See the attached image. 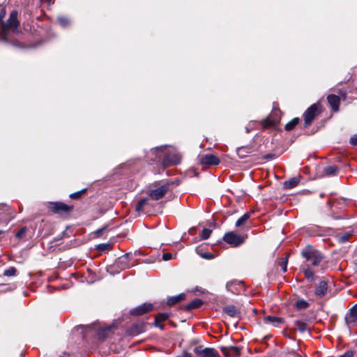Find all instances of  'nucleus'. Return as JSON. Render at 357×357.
I'll use <instances>...</instances> for the list:
<instances>
[{"label": "nucleus", "instance_id": "obj_1", "mask_svg": "<svg viewBox=\"0 0 357 357\" xmlns=\"http://www.w3.org/2000/svg\"><path fill=\"white\" fill-rule=\"evenodd\" d=\"M169 189V185L165 183L155 190H151L147 198L142 199L137 202L136 211H140L148 205L149 200H159L162 198Z\"/></svg>", "mask_w": 357, "mask_h": 357}, {"label": "nucleus", "instance_id": "obj_2", "mask_svg": "<svg viewBox=\"0 0 357 357\" xmlns=\"http://www.w3.org/2000/svg\"><path fill=\"white\" fill-rule=\"evenodd\" d=\"M165 149V146L157 147L153 149L152 152L155 153L159 159L163 157L162 163L165 166H169L178 164L181 161V156L176 153H165L164 151Z\"/></svg>", "mask_w": 357, "mask_h": 357}, {"label": "nucleus", "instance_id": "obj_3", "mask_svg": "<svg viewBox=\"0 0 357 357\" xmlns=\"http://www.w3.org/2000/svg\"><path fill=\"white\" fill-rule=\"evenodd\" d=\"M302 256L309 263L308 265L319 266L324 260V255L318 250L312 248H306L301 252Z\"/></svg>", "mask_w": 357, "mask_h": 357}, {"label": "nucleus", "instance_id": "obj_4", "mask_svg": "<svg viewBox=\"0 0 357 357\" xmlns=\"http://www.w3.org/2000/svg\"><path fill=\"white\" fill-rule=\"evenodd\" d=\"M1 26L4 32L11 31L13 33H17L19 26L17 13L16 11L12 12L6 22H2Z\"/></svg>", "mask_w": 357, "mask_h": 357}, {"label": "nucleus", "instance_id": "obj_5", "mask_svg": "<svg viewBox=\"0 0 357 357\" xmlns=\"http://www.w3.org/2000/svg\"><path fill=\"white\" fill-rule=\"evenodd\" d=\"M280 119V111L274 109L271 114L261 122L263 128H271L276 126Z\"/></svg>", "mask_w": 357, "mask_h": 357}, {"label": "nucleus", "instance_id": "obj_6", "mask_svg": "<svg viewBox=\"0 0 357 357\" xmlns=\"http://www.w3.org/2000/svg\"><path fill=\"white\" fill-rule=\"evenodd\" d=\"M320 113L318 103L312 105L304 113L305 126H310L315 117Z\"/></svg>", "mask_w": 357, "mask_h": 357}, {"label": "nucleus", "instance_id": "obj_7", "mask_svg": "<svg viewBox=\"0 0 357 357\" xmlns=\"http://www.w3.org/2000/svg\"><path fill=\"white\" fill-rule=\"evenodd\" d=\"M224 241L234 247L238 246L244 242V237L234 232H228L223 237Z\"/></svg>", "mask_w": 357, "mask_h": 357}, {"label": "nucleus", "instance_id": "obj_8", "mask_svg": "<svg viewBox=\"0 0 357 357\" xmlns=\"http://www.w3.org/2000/svg\"><path fill=\"white\" fill-rule=\"evenodd\" d=\"M194 351L197 355L202 357H220L218 352L213 348L202 349L201 347H196Z\"/></svg>", "mask_w": 357, "mask_h": 357}, {"label": "nucleus", "instance_id": "obj_9", "mask_svg": "<svg viewBox=\"0 0 357 357\" xmlns=\"http://www.w3.org/2000/svg\"><path fill=\"white\" fill-rule=\"evenodd\" d=\"M153 310V305L151 303H144L137 307H135L130 310L132 315L139 316L146 312H149Z\"/></svg>", "mask_w": 357, "mask_h": 357}, {"label": "nucleus", "instance_id": "obj_10", "mask_svg": "<svg viewBox=\"0 0 357 357\" xmlns=\"http://www.w3.org/2000/svg\"><path fill=\"white\" fill-rule=\"evenodd\" d=\"M199 162L202 165H217L220 163V160L215 155L206 154L201 156Z\"/></svg>", "mask_w": 357, "mask_h": 357}, {"label": "nucleus", "instance_id": "obj_11", "mask_svg": "<svg viewBox=\"0 0 357 357\" xmlns=\"http://www.w3.org/2000/svg\"><path fill=\"white\" fill-rule=\"evenodd\" d=\"M50 208L54 213L68 212L71 207L62 202H52L50 204Z\"/></svg>", "mask_w": 357, "mask_h": 357}, {"label": "nucleus", "instance_id": "obj_12", "mask_svg": "<svg viewBox=\"0 0 357 357\" xmlns=\"http://www.w3.org/2000/svg\"><path fill=\"white\" fill-rule=\"evenodd\" d=\"M223 312L232 318L239 319L241 317L239 309L232 305L225 306Z\"/></svg>", "mask_w": 357, "mask_h": 357}, {"label": "nucleus", "instance_id": "obj_13", "mask_svg": "<svg viewBox=\"0 0 357 357\" xmlns=\"http://www.w3.org/2000/svg\"><path fill=\"white\" fill-rule=\"evenodd\" d=\"M346 323L348 326H354L357 321V304L355 305L351 310L349 314L345 317Z\"/></svg>", "mask_w": 357, "mask_h": 357}, {"label": "nucleus", "instance_id": "obj_14", "mask_svg": "<svg viewBox=\"0 0 357 357\" xmlns=\"http://www.w3.org/2000/svg\"><path fill=\"white\" fill-rule=\"evenodd\" d=\"M130 256V254L127 253L119 257L116 262V266L122 270L130 268V266L128 264Z\"/></svg>", "mask_w": 357, "mask_h": 357}, {"label": "nucleus", "instance_id": "obj_15", "mask_svg": "<svg viewBox=\"0 0 357 357\" xmlns=\"http://www.w3.org/2000/svg\"><path fill=\"white\" fill-rule=\"evenodd\" d=\"M328 102L331 107L333 112H337L339 110V105L340 102V98L339 96L331 94L327 98Z\"/></svg>", "mask_w": 357, "mask_h": 357}, {"label": "nucleus", "instance_id": "obj_16", "mask_svg": "<svg viewBox=\"0 0 357 357\" xmlns=\"http://www.w3.org/2000/svg\"><path fill=\"white\" fill-rule=\"evenodd\" d=\"M328 289V285L326 281L321 280L315 287V294L319 297H323L326 295Z\"/></svg>", "mask_w": 357, "mask_h": 357}, {"label": "nucleus", "instance_id": "obj_17", "mask_svg": "<svg viewBox=\"0 0 357 357\" xmlns=\"http://www.w3.org/2000/svg\"><path fill=\"white\" fill-rule=\"evenodd\" d=\"M221 350L225 357H232L240 354V349L236 347H222Z\"/></svg>", "mask_w": 357, "mask_h": 357}, {"label": "nucleus", "instance_id": "obj_18", "mask_svg": "<svg viewBox=\"0 0 357 357\" xmlns=\"http://www.w3.org/2000/svg\"><path fill=\"white\" fill-rule=\"evenodd\" d=\"M264 323L267 324H272L273 326H278L280 324L282 323L283 319L280 317H273V316H267L264 319Z\"/></svg>", "mask_w": 357, "mask_h": 357}, {"label": "nucleus", "instance_id": "obj_19", "mask_svg": "<svg viewBox=\"0 0 357 357\" xmlns=\"http://www.w3.org/2000/svg\"><path fill=\"white\" fill-rule=\"evenodd\" d=\"M303 271L305 274V278L310 282L314 280V275L313 271L309 267V265L305 264L302 266Z\"/></svg>", "mask_w": 357, "mask_h": 357}, {"label": "nucleus", "instance_id": "obj_20", "mask_svg": "<svg viewBox=\"0 0 357 357\" xmlns=\"http://www.w3.org/2000/svg\"><path fill=\"white\" fill-rule=\"evenodd\" d=\"M185 298V294H180L179 295H177V296H172L171 298H169L168 300H167V304L169 305H175L176 303H179L180 301L184 300Z\"/></svg>", "mask_w": 357, "mask_h": 357}, {"label": "nucleus", "instance_id": "obj_21", "mask_svg": "<svg viewBox=\"0 0 357 357\" xmlns=\"http://www.w3.org/2000/svg\"><path fill=\"white\" fill-rule=\"evenodd\" d=\"M169 315L167 313H160L155 318V326L160 327V329H163L162 326H160L158 324L160 322H162L167 320L169 318Z\"/></svg>", "mask_w": 357, "mask_h": 357}, {"label": "nucleus", "instance_id": "obj_22", "mask_svg": "<svg viewBox=\"0 0 357 357\" xmlns=\"http://www.w3.org/2000/svg\"><path fill=\"white\" fill-rule=\"evenodd\" d=\"M299 178L294 177L284 183V187L287 189H291L296 187L299 183Z\"/></svg>", "mask_w": 357, "mask_h": 357}, {"label": "nucleus", "instance_id": "obj_23", "mask_svg": "<svg viewBox=\"0 0 357 357\" xmlns=\"http://www.w3.org/2000/svg\"><path fill=\"white\" fill-rule=\"evenodd\" d=\"M203 301L201 299L195 298L186 306V309L188 310L196 309L201 307Z\"/></svg>", "mask_w": 357, "mask_h": 357}, {"label": "nucleus", "instance_id": "obj_24", "mask_svg": "<svg viewBox=\"0 0 357 357\" xmlns=\"http://www.w3.org/2000/svg\"><path fill=\"white\" fill-rule=\"evenodd\" d=\"M294 325L301 333H304L308 329L307 324L303 321L297 320L294 322Z\"/></svg>", "mask_w": 357, "mask_h": 357}, {"label": "nucleus", "instance_id": "obj_25", "mask_svg": "<svg viewBox=\"0 0 357 357\" xmlns=\"http://www.w3.org/2000/svg\"><path fill=\"white\" fill-rule=\"evenodd\" d=\"M299 122L298 118H294L289 122H288L285 126V129L287 130H292Z\"/></svg>", "mask_w": 357, "mask_h": 357}, {"label": "nucleus", "instance_id": "obj_26", "mask_svg": "<svg viewBox=\"0 0 357 357\" xmlns=\"http://www.w3.org/2000/svg\"><path fill=\"white\" fill-rule=\"evenodd\" d=\"M337 172V168L335 166H328L324 169L325 174L329 176L335 175Z\"/></svg>", "mask_w": 357, "mask_h": 357}, {"label": "nucleus", "instance_id": "obj_27", "mask_svg": "<svg viewBox=\"0 0 357 357\" xmlns=\"http://www.w3.org/2000/svg\"><path fill=\"white\" fill-rule=\"evenodd\" d=\"M250 218V215L248 213L244 214L242 215L239 219L237 220L236 222V226L240 227L243 225Z\"/></svg>", "mask_w": 357, "mask_h": 357}, {"label": "nucleus", "instance_id": "obj_28", "mask_svg": "<svg viewBox=\"0 0 357 357\" xmlns=\"http://www.w3.org/2000/svg\"><path fill=\"white\" fill-rule=\"evenodd\" d=\"M288 256L280 259V265L282 267L283 273H285L287 270Z\"/></svg>", "mask_w": 357, "mask_h": 357}, {"label": "nucleus", "instance_id": "obj_29", "mask_svg": "<svg viewBox=\"0 0 357 357\" xmlns=\"http://www.w3.org/2000/svg\"><path fill=\"white\" fill-rule=\"evenodd\" d=\"M17 273V270L14 267H10L8 269L5 270L3 272V275L5 276L10 277L15 276Z\"/></svg>", "mask_w": 357, "mask_h": 357}, {"label": "nucleus", "instance_id": "obj_30", "mask_svg": "<svg viewBox=\"0 0 357 357\" xmlns=\"http://www.w3.org/2000/svg\"><path fill=\"white\" fill-rule=\"evenodd\" d=\"M298 309H305L309 306V303L305 300H299L296 303Z\"/></svg>", "mask_w": 357, "mask_h": 357}, {"label": "nucleus", "instance_id": "obj_31", "mask_svg": "<svg viewBox=\"0 0 357 357\" xmlns=\"http://www.w3.org/2000/svg\"><path fill=\"white\" fill-rule=\"evenodd\" d=\"M196 252L198 255H199L203 259H212L214 258V255L211 253H208V252H203V253H201L199 252V248H197L196 249Z\"/></svg>", "mask_w": 357, "mask_h": 357}, {"label": "nucleus", "instance_id": "obj_32", "mask_svg": "<svg viewBox=\"0 0 357 357\" xmlns=\"http://www.w3.org/2000/svg\"><path fill=\"white\" fill-rule=\"evenodd\" d=\"M212 231L209 229L204 228L201 234V238L202 239H207L209 238Z\"/></svg>", "mask_w": 357, "mask_h": 357}, {"label": "nucleus", "instance_id": "obj_33", "mask_svg": "<svg viewBox=\"0 0 357 357\" xmlns=\"http://www.w3.org/2000/svg\"><path fill=\"white\" fill-rule=\"evenodd\" d=\"M57 20L59 24L63 27H65L69 24V20L66 17H58Z\"/></svg>", "mask_w": 357, "mask_h": 357}, {"label": "nucleus", "instance_id": "obj_34", "mask_svg": "<svg viewBox=\"0 0 357 357\" xmlns=\"http://www.w3.org/2000/svg\"><path fill=\"white\" fill-rule=\"evenodd\" d=\"M350 236L351 234L349 233L344 234L338 236V240L341 243H345L349 240Z\"/></svg>", "mask_w": 357, "mask_h": 357}, {"label": "nucleus", "instance_id": "obj_35", "mask_svg": "<svg viewBox=\"0 0 357 357\" xmlns=\"http://www.w3.org/2000/svg\"><path fill=\"white\" fill-rule=\"evenodd\" d=\"M85 191H86V190H82L81 191L73 193L70 195V197L72 199H78L82 196V194H84L85 192Z\"/></svg>", "mask_w": 357, "mask_h": 357}, {"label": "nucleus", "instance_id": "obj_36", "mask_svg": "<svg viewBox=\"0 0 357 357\" xmlns=\"http://www.w3.org/2000/svg\"><path fill=\"white\" fill-rule=\"evenodd\" d=\"M26 230V227L22 228L20 231H18L16 233V234H15L16 238H22L24 235Z\"/></svg>", "mask_w": 357, "mask_h": 357}, {"label": "nucleus", "instance_id": "obj_37", "mask_svg": "<svg viewBox=\"0 0 357 357\" xmlns=\"http://www.w3.org/2000/svg\"><path fill=\"white\" fill-rule=\"evenodd\" d=\"M173 259V255L169 252H166L162 255V259L165 261H168Z\"/></svg>", "mask_w": 357, "mask_h": 357}, {"label": "nucleus", "instance_id": "obj_38", "mask_svg": "<svg viewBox=\"0 0 357 357\" xmlns=\"http://www.w3.org/2000/svg\"><path fill=\"white\" fill-rule=\"evenodd\" d=\"M133 328L137 329V331H136L137 333H140L144 331V324L136 325V326H134Z\"/></svg>", "mask_w": 357, "mask_h": 357}, {"label": "nucleus", "instance_id": "obj_39", "mask_svg": "<svg viewBox=\"0 0 357 357\" xmlns=\"http://www.w3.org/2000/svg\"><path fill=\"white\" fill-rule=\"evenodd\" d=\"M350 143L354 146L357 145V134L350 138Z\"/></svg>", "mask_w": 357, "mask_h": 357}, {"label": "nucleus", "instance_id": "obj_40", "mask_svg": "<svg viewBox=\"0 0 357 357\" xmlns=\"http://www.w3.org/2000/svg\"><path fill=\"white\" fill-rule=\"evenodd\" d=\"M109 247V244H105V243H102V244H100L98 246V248L100 250H106L108 249V248Z\"/></svg>", "mask_w": 357, "mask_h": 357}, {"label": "nucleus", "instance_id": "obj_41", "mask_svg": "<svg viewBox=\"0 0 357 357\" xmlns=\"http://www.w3.org/2000/svg\"><path fill=\"white\" fill-rule=\"evenodd\" d=\"M340 357H353V352L351 351H347Z\"/></svg>", "mask_w": 357, "mask_h": 357}, {"label": "nucleus", "instance_id": "obj_42", "mask_svg": "<svg viewBox=\"0 0 357 357\" xmlns=\"http://www.w3.org/2000/svg\"><path fill=\"white\" fill-rule=\"evenodd\" d=\"M43 3H46L47 5H50L51 4V1L52 0H40Z\"/></svg>", "mask_w": 357, "mask_h": 357}, {"label": "nucleus", "instance_id": "obj_43", "mask_svg": "<svg viewBox=\"0 0 357 357\" xmlns=\"http://www.w3.org/2000/svg\"><path fill=\"white\" fill-rule=\"evenodd\" d=\"M231 284H232L231 282H228V283L227 284V289H229V287L231 285Z\"/></svg>", "mask_w": 357, "mask_h": 357}, {"label": "nucleus", "instance_id": "obj_44", "mask_svg": "<svg viewBox=\"0 0 357 357\" xmlns=\"http://www.w3.org/2000/svg\"><path fill=\"white\" fill-rule=\"evenodd\" d=\"M3 16H4V14L0 15V21H2V19H3Z\"/></svg>", "mask_w": 357, "mask_h": 357}, {"label": "nucleus", "instance_id": "obj_45", "mask_svg": "<svg viewBox=\"0 0 357 357\" xmlns=\"http://www.w3.org/2000/svg\"><path fill=\"white\" fill-rule=\"evenodd\" d=\"M10 210H11V209H10L9 207H8V206H7V207H6V211H10Z\"/></svg>", "mask_w": 357, "mask_h": 357}, {"label": "nucleus", "instance_id": "obj_46", "mask_svg": "<svg viewBox=\"0 0 357 357\" xmlns=\"http://www.w3.org/2000/svg\"><path fill=\"white\" fill-rule=\"evenodd\" d=\"M1 233H2V231H0V234H1Z\"/></svg>", "mask_w": 357, "mask_h": 357}]
</instances>
